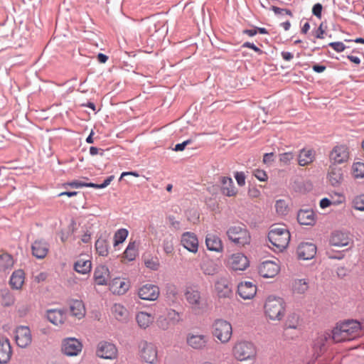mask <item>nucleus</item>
<instances>
[{
    "mask_svg": "<svg viewBox=\"0 0 364 364\" xmlns=\"http://www.w3.org/2000/svg\"><path fill=\"white\" fill-rule=\"evenodd\" d=\"M353 204L355 209L364 211V195L355 197L353 201Z\"/></svg>",
    "mask_w": 364,
    "mask_h": 364,
    "instance_id": "nucleus-48",
    "label": "nucleus"
},
{
    "mask_svg": "<svg viewBox=\"0 0 364 364\" xmlns=\"http://www.w3.org/2000/svg\"><path fill=\"white\" fill-rule=\"evenodd\" d=\"M95 250L99 255L107 256L109 253V242L106 238L100 237L95 242Z\"/></svg>",
    "mask_w": 364,
    "mask_h": 364,
    "instance_id": "nucleus-34",
    "label": "nucleus"
},
{
    "mask_svg": "<svg viewBox=\"0 0 364 364\" xmlns=\"http://www.w3.org/2000/svg\"><path fill=\"white\" fill-rule=\"evenodd\" d=\"M253 176L260 181H266L268 178L266 171L262 169L254 170Z\"/></svg>",
    "mask_w": 364,
    "mask_h": 364,
    "instance_id": "nucleus-52",
    "label": "nucleus"
},
{
    "mask_svg": "<svg viewBox=\"0 0 364 364\" xmlns=\"http://www.w3.org/2000/svg\"><path fill=\"white\" fill-rule=\"evenodd\" d=\"M232 353L237 360L254 361L256 358L257 350L252 342L240 341L235 344L232 348Z\"/></svg>",
    "mask_w": 364,
    "mask_h": 364,
    "instance_id": "nucleus-6",
    "label": "nucleus"
},
{
    "mask_svg": "<svg viewBox=\"0 0 364 364\" xmlns=\"http://www.w3.org/2000/svg\"><path fill=\"white\" fill-rule=\"evenodd\" d=\"M294 158V154L291 152H284L279 154V161L284 164H288Z\"/></svg>",
    "mask_w": 364,
    "mask_h": 364,
    "instance_id": "nucleus-50",
    "label": "nucleus"
},
{
    "mask_svg": "<svg viewBox=\"0 0 364 364\" xmlns=\"http://www.w3.org/2000/svg\"><path fill=\"white\" fill-rule=\"evenodd\" d=\"M112 288L114 293L124 294L129 289V285L120 279H115L113 281Z\"/></svg>",
    "mask_w": 364,
    "mask_h": 364,
    "instance_id": "nucleus-37",
    "label": "nucleus"
},
{
    "mask_svg": "<svg viewBox=\"0 0 364 364\" xmlns=\"http://www.w3.org/2000/svg\"><path fill=\"white\" fill-rule=\"evenodd\" d=\"M308 289V283L305 279L295 280L293 284V290L298 294H304Z\"/></svg>",
    "mask_w": 364,
    "mask_h": 364,
    "instance_id": "nucleus-42",
    "label": "nucleus"
},
{
    "mask_svg": "<svg viewBox=\"0 0 364 364\" xmlns=\"http://www.w3.org/2000/svg\"><path fill=\"white\" fill-rule=\"evenodd\" d=\"M279 265L270 260L262 262L258 267L259 274L264 278H273L279 272Z\"/></svg>",
    "mask_w": 364,
    "mask_h": 364,
    "instance_id": "nucleus-14",
    "label": "nucleus"
},
{
    "mask_svg": "<svg viewBox=\"0 0 364 364\" xmlns=\"http://www.w3.org/2000/svg\"><path fill=\"white\" fill-rule=\"evenodd\" d=\"M129 232L125 228H121L116 231L114 235V247L122 243L127 237Z\"/></svg>",
    "mask_w": 364,
    "mask_h": 364,
    "instance_id": "nucleus-41",
    "label": "nucleus"
},
{
    "mask_svg": "<svg viewBox=\"0 0 364 364\" xmlns=\"http://www.w3.org/2000/svg\"><path fill=\"white\" fill-rule=\"evenodd\" d=\"M297 221L302 225H314L316 223V215L312 209H301L297 213Z\"/></svg>",
    "mask_w": 364,
    "mask_h": 364,
    "instance_id": "nucleus-25",
    "label": "nucleus"
},
{
    "mask_svg": "<svg viewBox=\"0 0 364 364\" xmlns=\"http://www.w3.org/2000/svg\"><path fill=\"white\" fill-rule=\"evenodd\" d=\"M181 243L188 251L196 253L198 250V240L193 232H186L181 235Z\"/></svg>",
    "mask_w": 364,
    "mask_h": 364,
    "instance_id": "nucleus-17",
    "label": "nucleus"
},
{
    "mask_svg": "<svg viewBox=\"0 0 364 364\" xmlns=\"http://www.w3.org/2000/svg\"><path fill=\"white\" fill-rule=\"evenodd\" d=\"M250 262L247 257L242 253H236L232 256L231 267L235 271H243L249 267Z\"/></svg>",
    "mask_w": 364,
    "mask_h": 364,
    "instance_id": "nucleus-28",
    "label": "nucleus"
},
{
    "mask_svg": "<svg viewBox=\"0 0 364 364\" xmlns=\"http://www.w3.org/2000/svg\"><path fill=\"white\" fill-rule=\"evenodd\" d=\"M326 46L331 47L337 53H341L346 48L345 44L341 41L331 42L328 45L323 46L322 48H326Z\"/></svg>",
    "mask_w": 364,
    "mask_h": 364,
    "instance_id": "nucleus-46",
    "label": "nucleus"
},
{
    "mask_svg": "<svg viewBox=\"0 0 364 364\" xmlns=\"http://www.w3.org/2000/svg\"><path fill=\"white\" fill-rule=\"evenodd\" d=\"M82 342L75 338H66L62 341V352L68 356H76L82 351Z\"/></svg>",
    "mask_w": 364,
    "mask_h": 364,
    "instance_id": "nucleus-8",
    "label": "nucleus"
},
{
    "mask_svg": "<svg viewBox=\"0 0 364 364\" xmlns=\"http://www.w3.org/2000/svg\"><path fill=\"white\" fill-rule=\"evenodd\" d=\"M298 318L295 314L290 316L286 322V326L288 328H296Z\"/></svg>",
    "mask_w": 364,
    "mask_h": 364,
    "instance_id": "nucleus-56",
    "label": "nucleus"
},
{
    "mask_svg": "<svg viewBox=\"0 0 364 364\" xmlns=\"http://www.w3.org/2000/svg\"><path fill=\"white\" fill-rule=\"evenodd\" d=\"M220 181L221 183L220 192L223 195L228 197H232L237 195V189L230 177L221 176Z\"/></svg>",
    "mask_w": 364,
    "mask_h": 364,
    "instance_id": "nucleus-21",
    "label": "nucleus"
},
{
    "mask_svg": "<svg viewBox=\"0 0 364 364\" xmlns=\"http://www.w3.org/2000/svg\"><path fill=\"white\" fill-rule=\"evenodd\" d=\"M237 293L243 299H251L257 293V287L252 282H241L237 286Z\"/></svg>",
    "mask_w": 364,
    "mask_h": 364,
    "instance_id": "nucleus-19",
    "label": "nucleus"
},
{
    "mask_svg": "<svg viewBox=\"0 0 364 364\" xmlns=\"http://www.w3.org/2000/svg\"><path fill=\"white\" fill-rule=\"evenodd\" d=\"M202 269L205 274L213 276L218 272V265L212 262L204 263Z\"/></svg>",
    "mask_w": 364,
    "mask_h": 364,
    "instance_id": "nucleus-43",
    "label": "nucleus"
},
{
    "mask_svg": "<svg viewBox=\"0 0 364 364\" xmlns=\"http://www.w3.org/2000/svg\"><path fill=\"white\" fill-rule=\"evenodd\" d=\"M15 340L18 347L22 348L27 347L32 341L29 328L25 326H18L15 331Z\"/></svg>",
    "mask_w": 364,
    "mask_h": 364,
    "instance_id": "nucleus-13",
    "label": "nucleus"
},
{
    "mask_svg": "<svg viewBox=\"0 0 364 364\" xmlns=\"http://www.w3.org/2000/svg\"><path fill=\"white\" fill-rule=\"evenodd\" d=\"M136 320L141 328H147L152 322V317L149 314L146 312H139L136 314Z\"/></svg>",
    "mask_w": 364,
    "mask_h": 364,
    "instance_id": "nucleus-36",
    "label": "nucleus"
},
{
    "mask_svg": "<svg viewBox=\"0 0 364 364\" xmlns=\"http://www.w3.org/2000/svg\"><path fill=\"white\" fill-rule=\"evenodd\" d=\"M70 311L73 316L80 318L85 315V307L82 301L72 300L70 303Z\"/></svg>",
    "mask_w": 364,
    "mask_h": 364,
    "instance_id": "nucleus-33",
    "label": "nucleus"
},
{
    "mask_svg": "<svg viewBox=\"0 0 364 364\" xmlns=\"http://www.w3.org/2000/svg\"><path fill=\"white\" fill-rule=\"evenodd\" d=\"M193 142V140L191 139H188L182 143H178L175 145L174 148H173V150L175 151H182L185 149L186 146L191 144Z\"/></svg>",
    "mask_w": 364,
    "mask_h": 364,
    "instance_id": "nucleus-57",
    "label": "nucleus"
},
{
    "mask_svg": "<svg viewBox=\"0 0 364 364\" xmlns=\"http://www.w3.org/2000/svg\"><path fill=\"white\" fill-rule=\"evenodd\" d=\"M205 245L209 251L222 252L223 251V244L218 235L208 233L205 237Z\"/></svg>",
    "mask_w": 364,
    "mask_h": 364,
    "instance_id": "nucleus-26",
    "label": "nucleus"
},
{
    "mask_svg": "<svg viewBox=\"0 0 364 364\" xmlns=\"http://www.w3.org/2000/svg\"><path fill=\"white\" fill-rule=\"evenodd\" d=\"M350 238L346 231L335 230L332 232L329 243L331 246L341 247L348 245Z\"/></svg>",
    "mask_w": 364,
    "mask_h": 364,
    "instance_id": "nucleus-18",
    "label": "nucleus"
},
{
    "mask_svg": "<svg viewBox=\"0 0 364 364\" xmlns=\"http://www.w3.org/2000/svg\"><path fill=\"white\" fill-rule=\"evenodd\" d=\"M364 325L355 319L346 320L332 330V339L336 343L350 341L356 339L362 334Z\"/></svg>",
    "mask_w": 364,
    "mask_h": 364,
    "instance_id": "nucleus-1",
    "label": "nucleus"
},
{
    "mask_svg": "<svg viewBox=\"0 0 364 364\" xmlns=\"http://www.w3.org/2000/svg\"><path fill=\"white\" fill-rule=\"evenodd\" d=\"M109 277V269L105 265H100L94 271V279L97 285H107Z\"/></svg>",
    "mask_w": 364,
    "mask_h": 364,
    "instance_id": "nucleus-29",
    "label": "nucleus"
},
{
    "mask_svg": "<svg viewBox=\"0 0 364 364\" xmlns=\"http://www.w3.org/2000/svg\"><path fill=\"white\" fill-rule=\"evenodd\" d=\"M353 176L356 178H364V164L361 162L354 163L353 164Z\"/></svg>",
    "mask_w": 364,
    "mask_h": 364,
    "instance_id": "nucleus-44",
    "label": "nucleus"
},
{
    "mask_svg": "<svg viewBox=\"0 0 364 364\" xmlns=\"http://www.w3.org/2000/svg\"><path fill=\"white\" fill-rule=\"evenodd\" d=\"M145 265L147 268H149L151 270H157L159 268L160 264L156 258L145 261Z\"/></svg>",
    "mask_w": 364,
    "mask_h": 364,
    "instance_id": "nucleus-55",
    "label": "nucleus"
},
{
    "mask_svg": "<svg viewBox=\"0 0 364 364\" xmlns=\"http://www.w3.org/2000/svg\"><path fill=\"white\" fill-rule=\"evenodd\" d=\"M264 312L271 320H281L285 311V302L279 296H269L264 304Z\"/></svg>",
    "mask_w": 364,
    "mask_h": 364,
    "instance_id": "nucleus-4",
    "label": "nucleus"
},
{
    "mask_svg": "<svg viewBox=\"0 0 364 364\" xmlns=\"http://www.w3.org/2000/svg\"><path fill=\"white\" fill-rule=\"evenodd\" d=\"M137 254V245L136 242H129L124 252V257L129 261H133L135 259Z\"/></svg>",
    "mask_w": 364,
    "mask_h": 364,
    "instance_id": "nucleus-38",
    "label": "nucleus"
},
{
    "mask_svg": "<svg viewBox=\"0 0 364 364\" xmlns=\"http://www.w3.org/2000/svg\"><path fill=\"white\" fill-rule=\"evenodd\" d=\"M47 319L55 326L64 323L66 318L65 309H48L46 311Z\"/></svg>",
    "mask_w": 364,
    "mask_h": 364,
    "instance_id": "nucleus-22",
    "label": "nucleus"
},
{
    "mask_svg": "<svg viewBox=\"0 0 364 364\" xmlns=\"http://www.w3.org/2000/svg\"><path fill=\"white\" fill-rule=\"evenodd\" d=\"M187 344L191 348L200 350L203 349L207 343V338L201 334L188 333L186 337Z\"/></svg>",
    "mask_w": 364,
    "mask_h": 364,
    "instance_id": "nucleus-27",
    "label": "nucleus"
},
{
    "mask_svg": "<svg viewBox=\"0 0 364 364\" xmlns=\"http://www.w3.org/2000/svg\"><path fill=\"white\" fill-rule=\"evenodd\" d=\"M49 245L45 240H37L31 246L32 254L38 259H43L48 254Z\"/></svg>",
    "mask_w": 364,
    "mask_h": 364,
    "instance_id": "nucleus-24",
    "label": "nucleus"
},
{
    "mask_svg": "<svg viewBox=\"0 0 364 364\" xmlns=\"http://www.w3.org/2000/svg\"><path fill=\"white\" fill-rule=\"evenodd\" d=\"M274 161V153H266L263 156V162L265 164H271Z\"/></svg>",
    "mask_w": 364,
    "mask_h": 364,
    "instance_id": "nucleus-60",
    "label": "nucleus"
},
{
    "mask_svg": "<svg viewBox=\"0 0 364 364\" xmlns=\"http://www.w3.org/2000/svg\"><path fill=\"white\" fill-rule=\"evenodd\" d=\"M112 312L117 320H124L127 316V310L119 304H114L112 307Z\"/></svg>",
    "mask_w": 364,
    "mask_h": 364,
    "instance_id": "nucleus-39",
    "label": "nucleus"
},
{
    "mask_svg": "<svg viewBox=\"0 0 364 364\" xmlns=\"http://www.w3.org/2000/svg\"><path fill=\"white\" fill-rule=\"evenodd\" d=\"M114 175H111V176H108L103 181V183L100 184V189L105 188L107 186H108L110 184V183L114 180Z\"/></svg>",
    "mask_w": 364,
    "mask_h": 364,
    "instance_id": "nucleus-63",
    "label": "nucleus"
},
{
    "mask_svg": "<svg viewBox=\"0 0 364 364\" xmlns=\"http://www.w3.org/2000/svg\"><path fill=\"white\" fill-rule=\"evenodd\" d=\"M163 249L166 254H171L173 251V237H167L163 240Z\"/></svg>",
    "mask_w": 364,
    "mask_h": 364,
    "instance_id": "nucleus-47",
    "label": "nucleus"
},
{
    "mask_svg": "<svg viewBox=\"0 0 364 364\" xmlns=\"http://www.w3.org/2000/svg\"><path fill=\"white\" fill-rule=\"evenodd\" d=\"M241 47L250 48V49L253 50L255 52H256L257 53H258L259 55L263 54V51L259 48H258L256 45H255V43H253L245 42L242 45Z\"/></svg>",
    "mask_w": 364,
    "mask_h": 364,
    "instance_id": "nucleus-59",
    "label": "nucleus"
},
{
    "mask_svg": "<svg viewBox=\"0 0 364 364\" xmlns=\"http://www.w3.org/2000/svg\"><path fill=\"white\" fill-rule=\"evenodd\" d=\"M312 70L316 73H321L326 70V67L321 64H314L311 67Z\"/></svg>",
    "mask_w": 364,
    "mask_h": 364,
    "instance_id": "nucleus-61",
    "label": "nucleus"
},
{
    "mask_svg": "<svg viewBox=\"0 0 364 364\" xmlns=\"http://www.w3.org/2000/svg\"><path fill=\"white\" fill-rule=\"evenodd\" d=\"M234 177L239 186H243L245 184V175L242 171H236L234 173Z\"/></svg>",
    "mask_w": 364,
    "mask_h": 364,
    "instance_id": "nucleus-51",
    "label": "nucleus"
},
{
    "mask_svg": "<svg viewBox=\"0 0 364 364\" xmlns=\"http://www.w3.org/2000/svg\"><path fill=\"white\" fill-rule=\"evenodd\" d=\"M213 334L222 343H227L232 334L230 323L224 319H216L213 324Z\"/></svg>",
    "mask_w": 364,
    "mask_h": 364,
    "instance_id": "nucleus-7",
    "label": "nucleus"
},
{
    "mask_svg": "<svg viewBox=\"0 0 364 364\" xmlns=\"http://www.w3.org/2000/svg\"><path fill=\"white\" fill-rule=\"evenodd\" d=\"M12 350L10 341L6 338H0V364H6L11 360Z\"/></svg>",
    "mask_w": 364,
    "mask_h": 364,
    "instance_id": "nucleus-23",
    "label": "nucleus"
},
{
    "mask_svg": "<svg viewBox=\"0 0 364 364\" xmlns=\"http://www.w3.org/2000/svg\"><path fill=\"white\" fill-rule=\"evenodd\" d=\"M313 35L316 38L323 39L324 38V33H326L325 28H323V23H321L319 26L312 31Z\"/></svg>",
    "mask_w": 364,
    "mask_h": 364,
    "instance_id": "nucleus-54",
    "label": "nucleus"
},
{
    "mask_svg": "<svg viewBox=\"0 0 364 364\" xmlns=\"http://www.w3.org/2000/svg\"><path fill=\"white\" fill-rule=\"evenodd\" d=\"M281 55L282 58L286 61H290L293 59L294 55L291 52L288 51H282L281 53Z\"/></svg>",
    "mask_w": 364,
    "mask_h": 364,
    "instance_id": "nucleus-64",
    "label": "nucleus"
},
{
    "mask_svg": "<svg viewBox=\"0 0 364 364\" xmlns=\"http://www.w3.org/2000/svg\"><path fill=\"white\" fill-rule=\"evenodd\" d=\"M314 159V151L311 149H302L299 151L298 155V164L301 166H304L313 162Z\"/></svg>",
    "mask_w": 364,
    "mask_h": 364,
    "instance_id": "nucleus-32",
    "label": "nucleus"
},
{
    "mask_svg": "<svg viewBox=\"0 0 364 364\" xmlns=\"http://www.w3.org/2000/svg\"><path fill=\"white\" fill-rule=\"evenodd\" d=\"M140 355L147 363L155 364L157 361L156 347L151 343L142 341L139 344Z\"/></svg>",
    "mask_w": 364,
    "mask_h": 364,
    "instance_id": "nucleus-9",
    "label": "nucleus"
},
{
    "mask_svg": "<svg viewBox=\"0 0 364 364\" xmlns=\"http://www.w3.org/2000/svg\"><path fill=\"white\" fill-rule=\"evenodd\" d=\"M138 296L143 300L156 301L159 296V288L156 285L146 284L138 289Z\"/></svg>",
    "mask_w": 364,
    "mask_h": 364,
    "instance_id": "nucleus-15",
    "label": "nucleus"
},
{
    "mask_svg": "<svg viewBox=\"0 0 364 364\" xmlns=\"http://www.w3.org/2000/svg\"><path fill=\"white\" fill-rule=\"evenodd\" d=\"M275 208L279 215H286L288 213V206L284 200H277L275 203Z\"/></svg>",
    "mask_w": 364,
    "mask_h": 364,
    "instance_id": "nucleus-45",
    "label": "nucleus"
},
{
    "mask_svg": "<svg viewBox=\"0 0 364 364\" xmlns=\"http://www.w3.org/2000/svg\"><path fill=\"white\" fill-rule=\"evenodd\" d=\"M323 6L320 3L315 4L312 7V14L317 18L321 19L322 16Z\"/></svg>",
    "mask_w": 364,
    "mask_h": 364,
    "instance_id": "nucleus-53",
    "label": "nucleus"
},
{
    "mask_svg": "<svg viewBox=\"0 0 364 364\" xmlns=\"http://www.w3.org/2000/svg\"><path fill=\"white\" fill-rule=\"evenodd\" d=\"M1 304L4 306H11L14 304L15 299L13 294L8 289L1 291Z\"/></svg>",
    "mask_w": 364,
    "mask_h": 364,
    "instance_id": "nucleus-40",
    "label": "nucleus"
},
{
    "mask_svg": "<svg viewBox=\"0 0 364 364\" xmlns=\"http://www.w3.org/2000/svg\"><path fill=\"white\" fill-rule=\"evenodd\" d=\"M74 270L77 272L86 274L90 272L92 269V263L90 259H84L82 258H79L75 263L73 266Z\"/></svg>",
    "mask_w": 364,
    "mask_h": 364,
    "instance_id": "nucleus-30",
    "label": "nucleus"
},
{
    "mask_svg": "<svg viewBox=\"0 0 364 364\" xmlns=\"http://www.w3.org/2000/svg\"><path fill=\"white\" fill-rule=\"evenodd\" d=\"M228 240L237 247H242L249 245L251 242V236L244 224L231 225L226 231Z\"/></svg>",
    "mask_w": 364,
    "mask_h": 364,
    "instance_id": "nucleus-5",
    "label": "nucleus"
},
{
    "mask_svg": "<svg viewBox=\"0 0 364 364\" xmlns=\"http://www.w3.org/2000/svg\"><path fill=\"white\" fill-rule=\"evenodd\" d=\"M332 204V202L328 198H323L320 200L319 205L322 209L329 207Z\"/></svg>",
    "mask_w": 364,
    "mask_h": 364,
    "instance_id": "nucleus-62",
    "label": "nucleus"
},
{
    "mask_svg": "<svg viewBox=\"0 0 364 364\" xmlns=\"http://www.w3.org/2000/svg\"><path fill=\"white\" fill-rule=\"evenodd\" d=\"M327 178L331 186H338L343 179V172L341 168L335 164L329 166Z\"/></svg>",
    "mask_w": 364,
    "mask_h": 364,
    "instance_id": "nucleus-20",
    "label": "nucleus"
},
{
    "mask_svg": "<svg viewBox=\"0 0 364 364\" xmlns=\"http://www.w3.org/2000/svg\"><path fill=\"white\" fill-rule=\"evenodd\" d=\"M214 287L220 299H230L233 296L232 284L226 277L219 278L215 282Z\"/></svg>",
    "mask_w": 364,
    "mask_h": 364,
    "instance_id": "nucleus-10",
    "label": "nucleus"
},
{
    "mask_svg": "<svg viewBox=\"0 0 364 364\" xmlns=\"http://www.w3.org/2000/svg\"><path fill=\"white\" fill-rule=\"evenodd\" d=\"M97 355L104 359L112 360L117 358V349L113 343L101 341L97 346Z\"/></svg>",
    "mask_w": 364,
    "mask_h": 364,
    "instance_id": "nucleus-12",
    "label": "nucleus"
},
{
    "mask_svg": "<svg viewBox=\"0 0 364 364\" xmlns=\"http://www.w3.org/2000/svg\"><path fill=\"white\" fill-rule=\"evenodd\" d=\"M14 265V259L12 256L8 253L0 255V272H4L11 269Z\"/></svg>",
    "mask_w": 364,
    "mask_h": 364,
    "instance_id": "nucleus-35",
    "label": "nucleus"
},
{
    "mask_svg": "<svg viewBox=\"0 0 364 364\" xmlns=\"http://www.w3.org/2000/svg\"><path fill=\"white\" fill-rule=\"evenodd\" d=\"M269 241L275 247L274 251L282 252L290 241V232L285 228H272L267 235Z\"/></svg>",
    "mask_w": 364,
    "mask_h": 364,
    "instance_id": "nucleus-3",
    "label": "nucleus"
},
{
    "mask_svg": "<svg viewBox=\"0 0 364 364\" xmlns=\"http://www.w3.org/2000/svg\"><path fill=\"white\" fill-rule=\"evenodd\" d=\"M316 246L311 242H301L297 247L298 258L303 260L313 259L316 254Z\"/></svg>",
    "mask_w": 364,
    "mask_h": 364,
    "instance_id": "nucleus-16",
    "label": "nucleus"
},
{
    "mask_svg": "<svg viewBox=\"0 0 364 364\" xmlns=\"http://www.w3.org/2000/svg\"><path fill=\"white\" fill-rule=\"evenodd\" d=\"M24 282V272L21 269L14 271L9 280V284L13 289H19Z\"/></svg>",
    "mask_w": 364,
    "mask_h": 364,
    "instance_id": "nucleus-31",
    "label": "nucleus"
},
{
    "mask_svg": "<svg viewBox=\"0 0 364 364\" xmlns=\"http://www.w3.org/2000/svg\"><path fill=\"white\" fill-rule=\"evenodd\" d=\"M63 186L66 188L68 186H70L73 188H80L85 186V182L80 181H73L70 182H68L64 183Z\"/></svg>",
    "mask_w": 364,
    "mask_h": 364,
    "instance_id": "nucleus-58",
    "label": "nucleus"
},
{
    "mask_svg": "<svg viewBox=\"0 0 364 364\" xmlns=\"http://www.w3.org/2000/svg\"><path fill=\"white\" fill-rule=\"evenodd\" d=\"M167 319L173 323H178L181 320V315L173 309H169L167 313Z\"/></svg>",
    "mask_w": 364,
    "mask_h": 364,
    "instance_id": "nucleus-49",
    "label": "nucleus"
},
{
    "mask_svg": "<svg viewBox=\"0 0 364 364\" xmlns=\"http://www.w3.org/2000/svg\"><path fill=\"white\" fill-rule=\"evenodd\" d=\"M184 295L191 309L196 314L204 311L206 307V299L202 296L198 285H191L186 287Z\"/></svg>",
    "mask_w": 364,
    "mask_h": 364,
    "instance_id": "nucleus-2",
    "label": "nucleus"
},
{
    "mask_svg": "<svg viewBox=\"0 0 364 364\" xmlns=\"http://www.w3.org/2000/svg\"><path fill=\"white\" fill-rule=\"evenodd\" d=\"M329 159L332 164H341L349 159V150L346 145L335 146L329 154Z\"/></svg>",
    "mask_w": 364,
    "mask_h": 364,
    "instance_id": "nucleus-11",
    "label": "nucleus"
}]
</instances>
